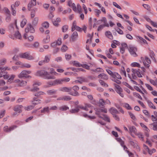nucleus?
I'll return each mask as SVG.
<instances>
[{"mask_svg": "<svg viewBox=\"0 0 157 157\" xmlns=\"http://www.w3.org/2000/svg\"><path fill=\"white\" fill-rule=\"evenodd\" d=\"M57 90H56L52 89L50 90H48L47 91V93L48 95H53L55 94L56 93Z\"/></svg>", "mask_w": 157, "mask_h": 157, "instance_id": "nucleus-33", "label": "nucleus"}, {"mask_svg": "<svg viewBox=\"0 0 157 157\" xmlns=\"http://www.w3.org/2000/svg\"><path fill=\"white\" fill-rule=\"evenodd\" d=\"M72 90L71 87H63L59 89V90L64 92L70 93Z\"/></svg>", "mask_w": 157, "mask_h": 157, "instance_id": "nucleus-20", "label": "nucleus"}, {"mask_svg": "<svg viewBox=\"0 0 157 157\" xmlns=\"http://www.w3.org/2000/svg\"><path fill=\"white\" fill-rule=\"evenodd\" d=\"M41 84L40 82H36L33 85V87L31 89V91H37L38 90L39 88L38 87V86Z\"/></svg>", "mask_w": 157, "mask_h": 157, "instance_id": "nucleus-13", "label": "nucleus"}, {"mask_svg": "<svg viewBox=\"0 0 157 157\" xmlns=\"http://www.w3.org/2000/svg\"><path fill=\"white\" fill-rule=\"evenodd\" d=\"M149 55L151 58L154 61H155V54L154 52L152 50H150L149 52Z\"/></svg>", "mask_w": 157, "mask_h": 157, "instance_id": "nucleus-34", "label": "nucleus"}, {"mask_svg": "<svg viewBox=\"0 0 157 157\" xmlns=\"http://www.w3.org/2000/svg\"><path fill=\"white\" fill-rule=\"evenodd\" d=\"M54 81L55 82L54 84H55V85L62 84L61 79H57Z\"/></svg>", "mask_w": 157, "mask_h": 157, "instance_id": "nucleus-46", "label": "nucleus"}, {"mask_svg": "<svg viewBox=\"0 0 157 157\" xmlns=\"http://www.w3.org/2000/svg\"><path fill=\"white\" fill-rule=\"evenodd\" d=\"M31 73V71H23L18 75V77L19 78H31V76L28 75Z\"/></svg>", "mask_w": 157, "mask_h": 157, "instance_id": "nucleus-2", "label": "nucleus"}, {"mask_svg": "<svg viewBox=\"0 0 157 157\" xmlns=\"http://www.w3.org/2000/svg\"><path fill=\"white\" fill-rule=\"evenodd\" d=\"M128 51L130 54L134 57H136L137 56V55L136 53V52L137 51V48L136 47L130 46H129Z\"/></svg>", "mask_w": 157, "mask_h": 157, "instance_id": "nucleus-7", "label": "nucleus"}, {"mask_svg": "<svg viewBox=\"0 0 157 157\" xmlns=\"http://www.w3.org/2000/svg\"><path fill=\"white\" fill-rule=\"evenodd\" d=\"M74 92H71L69 93V94L74 96H78L79 95L78 91L79 90V87L77 86H75L71 88Z\"/></svg>", "mask_w": 157, "mask_h": 157, "instance_id": "nucleus-6", "label": "nucleus"}, {"mask_svg": "<svg viewBox=\"0 0 157 157\" xmlns=\"http://www.w3.org/2000/svg\"><path fill=\"white\" fill-rule=\"evenodd\" d=\"M68 49V47L65 45H63L62 46L61 50L63 52H65Z\"/></svg>", "mask_w": 157, "mask_h": 157, "instance_id": "nucleus-61", "label": "nucleus"}, {"mask_svg": "<svg viewBox=\"0 0 157 157\" xmlns=\"http://www.w3.org/2000/svg\"><path fill=\"white\" fill-rule=\"evenodd\" d=\"M17 127V126L16 125H13L10 127L9 128H8V126H5L3 128V130L4 132H9L13 130Z\"/></svg>", "mask_w": 157, "mask_h": 157, "instance_id": "nucleus-10", "label": "nucleus"}, {"mask_svg": "<svg viewBox=\"0 0 157 157\" xmlns=\"http://www.w3.org/2000/svg\"><path fill=\"white\" fill-rule=\"evenodd\" d=\"M67 5L70 7L72 8L73 10L75 12L76 11V8L75 4L72 2V1L69 0L67 2Z\"/></svg>", "mask_w": 157, "mask_h": 157, "instance_id": "nucleus-15", "label": "nucleus"}, {"mask_svg": "<svg viewBox=\"0 0 157 157\" xmlns=\"http://www.w3.org/2000/svg\"><path fill=\"white\" fill-rule=\"evenodd\" d=\"M71 12V10L70 8H68L67 10H65L64 11H63L62 13L63 14H65L66 13H70Z\"/></svg>", "mask_w": 157, "mask_h": 157, "instance_id": "nucleus-49", "label": "nucleus"}, {"mask_svg": "<svg viewBox=\"0 0 157 157\" xmlns=\"http://www.w3.org/2000/svg\"><path fill=\"white\" fill-rule=\"evenodd\" d=\"M14 83H16L18 86H23L26 85L27 82L23 80L16 79L14 81Z\"/></svg>", "mask_w": 157, "mask_h": 157, "instance_id": "nucleus-9", "label": "nucleus"}, {"mask_svg": "<svg viewBox=\"0 0 157 157\" xmlns=\"http://www.w3.org/2000/svg\"><path fill=\"white\" fill-rule=\"evenodd\" d=\"M49 108L48 107H45L44 108L42 109L41 110V113H45L46 112H47V113H49Z\"/></svg>", "mask_w": 157, "mask_h": 157, "instance_id": "nucleus-30", "label": "nucleus"}, {"mask_svg": "<svg viewBox=\"0 0 157 157\" xmlns=\"http://www.w3.org/2000/svg\"><path fill=\"white\" fill-rule=\"evenodd\" d=\"M23 107L21 105H17L15 106L13 108V110L16 112H18V113H21L22 112L21 109Z\"/></svg>", "mask_w": 157, "mask_h": 157, "instance_id": "nucleus-21", "label": "nucleus"}, {"mask_svg": "<svg viewBox=\"0 0 157 157\" xmlns=\"http://www.w3.org/2000/svg\"><path fill=\"white\" fill-rule=\"evenodd\" d=\"M69 108L66 105H63L59 107V109L61 111H65L69 109Z\"/></svg>", "mask_w": 157, "mask_h": 157, "instance_id": "nucleus-26", "label": "nucleus"}, {"mask_svg": "<svg viewBox=\"0 0 157 157\" xmlns=\"http://www.w3.org/2000/svg\"><path fill=\"white\" fill-rule=\"evenodd\" d=\"M149 125L152 129L154 131H157V123H153Z\"/></svg>", "mask_w": 157, "mask_h": 157, "instance_id": "nucleus-25", "label": "nucleus"}, {"mask_svg": "<svg viewBox=\"0 0 157 157\" xmlns=\"http://www.w3.org/2000/svg\"><path fill=\"white\" fill-rule=\"evenodd\" d=\"M35 15V10L34 9L32 10L31 13V17H34Z\"/></svg>", "mask_w": 157, "mask_h": 157, "instance_id": "nucleus-64", "label": "nucleus"}, {"mask_svg": "<svg viewBox=\"0 0 157 157\" xmlns=\"http://www.w3.org/2000/svg\"><path fill=\"white\" fill-rule=\"evenodd\" d=\"M42 26L44 28L47 29L49 27V23L47 22H45L42 24Z\"/></svg>", "mask_w": 157, "mask_h": 157, "instance_id": "nucleus-50", "label": "nucleus"}, {"mask_svg": "<svg viewBox=\"0 0 157 157\" xmlns=\"http://www.w3.org/2000/svg\"><path fill=\"white\" fill-rule=\"evenodd\" d=\"M105 104V101L103 99H101L99 102V105L101 107H103L104 106Z\"/></svg>", "mask_w": 157, "mask_h": 157, "instance_id": "nucleus-35", "label": "nucleus"}, {"mask_svg": "<svg viewBox=\"0 0 157 157\" xmlns=\"http://www.w3.org/2000/svg\"><path fill=\"white\" fill-rule=\"evenodd\" d=\"M103 116L104 117L103 119L105 121L109 122H110L109 118L107 115L104 114L103 115Z\"/></svg>", "mask_w": 157, "mask_h": 157, "instance_id": "nucleus-53", "label": "nucleus"}, {"mask_svg": "<svg viewBox=\"0 0 157 157\" xmlns=\"http://www.w3.org/2000/svg\"><path fill=\"white\" fill-rule=\"evenodd\" d=\"M78 79H79L83 82H88V79L84 77H78Z\"/></svg>", "mask_w": 157, "mask_h": 157, "instance_id": "nucleus-44", "label": "nucleus"}, {"mask_svg": "<svg viewBox=\"0 0 157 157\" xmlns=\"http://www.w3.org/2000/svg\"><path fill=\"white\" fill-rule=\"evenodd\" d=\"M99 82L100 84L103 86H104L105 87H108V85L106 83L103 81L99 80Z\"/></svg>", "mask_w": 157, "mask_h": 157, "instance_id": "nucleus-47", "label": "nucleus"}, {"mask_svg": "<svg viewBox=\"0 0 157 157\" xmlns=\"http://www.w3.org/2000/svg\"><path fill=\"white\" fill-rule=\"evenodd\" d=\"M61 79L62 84L64 82H68L70 80V79L69 78H64Z\"/></svg>", "mask_w": 157, "mask_h": 157, "instance_id": "nucleus-59", "label": "nucleus"}, {"mask_svg": "<svg viewBox=\"0 0 157 157\" xmlns=\"http://www.w3.org/2000/svg\"><path fill=\"white\" fill-rule=\"evenodd\" d=\"M147 102L149 107L154 109H156V107L150 101L148 100L147 101Z\"/></svg>", "mask_w": 157, "mask_h": 157, "instance_id": "nucleus-39", "label": "nucleus"}, {"mask_svg": "<svg viewBox=\"0 0 157 157\" xmlns=\"http://www.w3.org/2000/svg\"><path fill=\"white\" fill-rule=\"evenodd\" d=\"M15 77V75H12L10 76V78L8 79V82H11L14 79V78Z\"/></svg>", "mask_w": 157, "mask_h": 157, "instance_id": "nucleus-62", "label": "nucleus"}, {"mask_svg": "<svg viewBox=\"0 0 157 157\" xmlns=\"http://www.w3.org/2000/svg\"><path fill=\"white\" fill-rule=\"evenodd\" d=\"M98 78H102L105 80H107L108 78V76L104 73L100 74L98 76Z\"/></svg>", "mask_w": 157, "mask_h": 157, "instance_id": "nucleus-23", "label": "nucleus"}, {"mask_svg": "<svg viewBox=\"0 0 157 157\" xmlns=\"http://www.w3.org/2000/svg\"><path fill=\"white\" fill-rule=\"evenodd\" d=\"M27 22V21L26 19H23L22 21L21 22V26L22 28H23L25 25L26 24Z\"/></svg>", "mask_w": 157, "mask_h": 157, "instance_id": "nucleus-45", "label": "nucleus"}, {"mask_svg": "<svg viewBox=\"0 0 157 157\" xmlns=\"http://www.w3.org/2000/svg\"><path fill=\"white\" fill-rule=\"evenodd\" d=\"M123 106L128 110H132V108L130 105L127 103H123Z\"/></svg>", "mask_w": 157, "mask_h": 157, "instance_id": "nucleus-38", "label": "nucleus"}, {"mask_svg": "<svg viewBox=\"0 0 157 157\" xmlns=\"http://www.w3.org/2000/svg\"><path fill=\"white\" fill-rule=\"evenodd\" d=\"M128 48L127 44L125 43L121 44V47L120 48V52L122 54L124 53L125 50Z\"/></svg>", "mask_w": 157, "mask_h": 157, "instance_id": "nucleus-16", "label": "nucleus"}, {"mask_svg": "<svg viewBox=\"0 0 157 157\" xmlns=\"http://www.w3.org/2000/svg\"><path fill=\"white\" fill-rule=\"evenodd\" d=\"M116 92L119 94L123 98L124 97L123 94L122 93V90L121 88H120V89H117L116 90Z\"/></svg>", "mask_w": 157, "mask_h": 157, "instance_id": "nucleus-36", "label": "nucleus"}, {"mask_svg": "<svg viewBox=\"0 0 157 157\" xmlns=\"http://www.w3.org/2000/svg\"><path fill=\"white\" fill-rule=\"evenodd\" d=\"M34 106L33 105H30L27 107H24V108L25 110L27 111L30 110L32 109L34 107Z\"/></svg>", "mask_w": 157, "mask_h": 157, "instance_id": "nucleus-48", "label": "nucleus"}, {"mask_svg": "<svg viewBox=\"0 0 157 157\" xmlns=\"http://www.w3.org/2000/svg\"><path fill=\"white\" fill-rule=\"evenodd\" d=\"M149 81L150 82L152 85L156 86L157 85V79L155 81H154L153 79H150Z\"/></svg>", "mask_w": 157, "mask_h": 157, "instance_id": "nucleus-57", "label": "nucleus"}, {"mask_svg": "<svg viewBox=\"0 0 157 157\" xmlns=\"http://www.w3.org/2000/svg\"><path fill=\"white\" fill-rule=\"evenodd\" d=\"M50 56L48 55H46L45 56V57L44 61L46 63H48L50 60Z\"/></svg>", "mask_w": 157, "mask_h": 157, "instance_id": "nucleus-41", "label": "nucleus"}, {"mask_svg": "<svg viewBox=\"0 0 157 157\" xmlns=\"http://www.w3.org/2000/svg\"><path fill=\"white\" fill-rule=\"evenodd\" d=\"M63 100L64 101H69L71 100V98L70 96H66L63 97Z\"/></svg>", "mask_w": 157, "mask_h": 157, "instance_id": "nucleus-63", "label": "nucleus"}, {"mask_svg": "<svg viewBox=\"0 0 157 157\" xmlns=\"http://www.w3.org/2000/svg\"><path fill=\"white\" fill-rule=\"evenodd\" d=\"M96 114L99 115V113L100 112H103L105 113H106L107 112V109L104 108L102 109L99 108L97 109L96 110Z\"/></svg>", "mask_w": 157, "mask_h": 157, "instance_id": "nucleus-19", "label": "nucleus"}, {"mask_svg": "<svg viewBox=\"0 0 157 157\" xmlns=\"http://www.w3.org/2000/svg\"><path fill=\"white\" fill-rule=\"evenodd\" d=\"M137 38L138 40L140 41V42L141 43H144V44H147V41L142 37L138 36H137Z\"/></svg>", "mask_w": 157, "mask_h": 157, "instance_id": "nucleus-37", "label": "nucleus"}, {"mask_svg": "<svg viewBox=\"0 0 157 157\" xmlns=\"http://www.w3.org/2000/svg\"><path fill=\"white\" fill-rule=\"evenodd\" d=\"M31 67V65L27 63H23L22 65V68H29Z\"/></svg>", "mask_w": 157, "mask_h": 157, "instance_id": "nucleus-56", "label": "nucleus"}, {"mask_svg": "<svg viewBox=\"0 0 157 157\" xmlns=\"http://www.w3.org/2000/svg\"><path fill=\"white\" fill-rule=\"evenodd\" d=\"M78 37V35L77 33L76 32H74L71 36V40L73 41H74L77 40Z\"/></svg>", "mask_w": 157, "mask_h": 157, "instance_id": "nucleus-18", "label": "nucleus"}, {"mask_svg": "<svg viewBox=\"0 0 157 157\" xmlns=\"http://www.w3.org/2000/svg\"><path fill=\"white\" fill-rule=\"evenodd\" d=\"M141 59L142 60V61L143 63L144 66L146 67H147V68H148L150 66L149 64H150L151 63V61L150 60L149 58L147 56H145V57L144 59L145 61L147 62V63H146L145 60H144V58L142 57H141Z\"/></svg>", "mask_w": 157, "mask_h": 157, "instance_id": "nucleus-8", "label": "nucleus"}, {"mask_svg": "<svg viewBox=\"0 0 157 157\" xmlns=\"http://www.w3.org/2000/svg\"><path fill=\"white\" fill-rule=\"evenodd\" d=\"M128 113L132 119L134 121H136V120L135 116L132 113L129 112H128Z\"/></svg>", "mask_w": 157, "mask_h": 157, "instance_id": "nucleus-52", "label": "nucleus"}, {"mask_svg": "<svg viewBox=\"0 0 157 157\" xmlns=\"http://www.w3.org/2000/svg\"><path fill=\"white\" fill-rule=\"evenodd\" d=\"M68 26L67 25H64L62 28V30L63 32H66L68 30Z\"/></svg>", "mask_w": 157, "mask_h": 157, "instance_id": "nucleus-54", "label": "nucleus"}, {"mask_svg": "<svg viewBox=\"0 0 157 157\" xmlns=\"http://www.w3.org/2000/svg\"><path fill=\"white\" fill-rule=\"evenodd\" d=\"M38 18L37 17H35L34 18L32 21L33 24L34 25H36L38 22Z\"/></svg>", "mask_w": 157, "mask_h": 157, "instance_id": "nucleus-55", "label": "nucleus"}, {"mask_svg": "<svg viewBox=\"0 0 157 157\" xmlns=\"http://www.w3.org/2000/svg\"><path fill=\"white\" fill-rule=\"evenodd\" d=\"M12 13L13 15L15 16L16 13V8L14 5L11 6Z\"/></svg>", "mask_w": 157, "mask_h": 157, "instance_id": "nucleus-27", "label": "nucleus"}, {"mask_svg": "<svg viewBox=\"0 0 157 157\" xmlns=\"http://www.w3.org/2000/svg\"><path fill=\"white\" fill-rule=\"evenodd\" d=\"M36 75L43 77L47 79H54L55 77L52 76H51L49 74L44 70H40L37 71Z\"/></svg>", "mask_w": 157, "mask_h": 157, "instance_id": "nucleus-1", "label": "nucleus"}, {"mask_svg": "<svg viewBox=\"0 0 157 157\" xmlns=\"http://www.w3.org/2000/svg\"><path fill=\"white\" fill-rule=\"evenodd\" d=\"M129 142L130 145L132 146L134 148H135L138 151L140 150V147L136 141H133L132 140L130 139Z\"/></svg>", "mask_w": 157, "mask_h": 157, "instance_id": "nucleus-11", "label": "nucleus"}, {"mask_svg": "<svg viewBox=\"0 0 157 157\" xmlns=\"http://www.w3.org/2000/svg\"><path fill=\"white\" fill-rule=\"evenodd\" d=\"M132 73L131 77L134 79H136L137 78V76L139 77H142L141 75L138 70L132 69Z\"/></svg>", "mask_w": 157, "mask_h": 157, "instance_id": "nucleus-5", "label": "nucleus"}, {"mask_svg": "<svg viewBox=\"0 0 157 157\" xmlns=\"http://www.w3.org/2000/svg\"><path fill=\"white\" fill-rule=\"evenodd\" d=\"M72 63L74 66L76 67H80L82 66V64H80L77 61H73L72 62Z\"/></svg>", "mask_w": 157, "mask_h": 157, "instance_id": "nucleus-43", "label": "nucleus"}, {"mask_svg": "<svg viewBox=\"0 0 157 157\" xmlns=\"http://www.w3.org/2000/svg\"><path fill=\"white\" fill-rule=\"evenodd\" d=\"M41 103V100H37V99L34 98H33V100L32 101V104L35 105L40 104Z\"/></svg>", "mask_w": 157, "mask_h": 157, "instance_id": "nucleus-28", "label": "nucleus"}, {"mask_svg": "<svg viewBox=\"0 0 157 157\" xmlns=\"http://www.w3.org/2000/svg\"><path fill=\"white\" fill-rule=\"evenodd\" d=\"M76 11H78L79 13H82V10L81 6L78 4L77 5Z\"/></svg>", "mask_w": 157, "mask_h": 157, "instance_id": "nucleus-42", "label": "nucleus"}, {"mask_svg": "<svg viewBox=\"0 0 157 157\" xmlns=\"http://www.w3.org/2000/svg\"><path fill=\"white\" fill-rule=\"evenodd\" d=\"M25 32L26 33L24 34V37L26 39L27 35V33L30 32L32 33H33L35 32V31L33 26L31 24H28L27 25L26 28H25Z\"/></svg>", "mask_w": 157, "mask_h": 157, "instance_id": "nucleus-3", "label": "nucleus"}, {"mask_svg": "<svg viewBox=\"0 0 157 157\" xmlns=\"http://www.w3.org/2000/svg\"><path fill=\"white\" fill-rule=\"evenodd\" d=\"M105 35L106 37L111 40L113 38L112 34L110 31H108L105 32Z\"/></svg>", "mask_w": 157, "mask_h": 157, "instance_id": "nucleus-24", "label": "nucleus"}, {"mask_svg": "<svg viewBox=\"0 0 157 157\" xmlns=\"http://www.w3.org/2000/svg\"><path fill=\"white\" fill-rule=\"evenodd\" d=\"M45 93L42 91H40L37 93H36L34 94V95L37 97H40V96L45 94Z\"/></svg>", "mask_w": 157, "mask_h": 157, "instance_id": "nucleus-51", "label": "nucleus"}, {"mask_svg": "<svg viewBox=\"0 0 157 157\" xmlns=\"http://www.w3.org/2000/svg\"><path fill=\"white\" fill-rule=\"evenodd\" d=\"M79 111L78 106L77 105L75 108L74 109H72L70 110V112L71 113H76L78 112Z\"/></svg>", "mask_w": 157, "mask_h": 157, "instance_id": "nucleus-29", "label": "nucleus"}, {"mask_svg": "<svg viewBox=\"0 0 157 157\" xmlns=\"http://www.w3.org/2000/svg\"><path fill=\"white\" fill-rule=\"evenodd\" d=\"M109 111L113 115L119 113V112L117 110L113 107H111L109 109Z\"/></svg>", "mask_w": 157, "mask_h": 157, "instance_id": "nucleus-22", "label": "nucleus"}, {"mask_svg": "<svg viewBox=\"0 0 157 157\" xmlns=\"http://www.w3.org/2000/svg\"><path fill=\"white\" fill-rule=\"evenodd\" d=\"M17 20H15V26H16L17 29V32H15L14 34V37H15V39L17 38L19 39H21V36L20 33L18 31V29L17 25Z\"/></svg>", "mask_w": 157, "mask_h": 157, "instance_id": "nucleus-12", "label": "nucleus"}, {"mask_svg": "<svg viewBox=\"0 0 157 157\" xmlns=\"http://www.w3.org/2000/svg\"><path fill=\"white\" fill-rule=\"evenodd\" d=\"M50 41V36L48 35L46 36L45 38L43 39V42L44 43L46 44L49 43Z\"/></svg>", "mask_w": 157, "mask_h": 157, "instance_id": "nucleus-31", "label": "nucleus"}, {"mask_svg": "<svg viewBox=\"0 0 157 157\" xmlns=\"http://www.w3.org/2000/svg\"><path fill=\"white\" fill-rule=\"evenodd\" d=\"M10 68L8 69V67H7L1 68V69L0 70L1 71L0 72V78L3 77L5 74H7V72L5 71L6 70H10Z\"/></svg>", "mask_w": 157, "mask_h": 157, "instance_id": "nucleus-14", "label": "nucleus"}, {"mask_svg": "<svg viewBox=\"0 0 157 157\" xmlns=\"http://www.w3.org/2000/svg\"><path fill=\"white\" fill-rule=\"evenodd\" d=\"M79 109H82L86 111H88L89 108H90L91 107V105L90 104H85V106H83L81 105H78Z\"/></svg>", "mask_w": 157, "mask_h": 157, "instance_id": "nucleus-17", "label": "nucleus"}, {"mask_svg": "<svg viewBox=\"0 0 157 157\" xmlns=\"http://www.w3.org/2000/svg\"><path fill=\"white\" fill-rule=\"evenodd\" d=\"M6 111L5 110H3L1 111L0 113V119L2 118L4 116Z\"/></svg>", "mask_w": 157, "mask_h": 157, "instance_id": "nucleus-60", "label": "nucleus"}, {"mask_svg": "<svg viewBox=\"0 0 157 157\" xmlns=\"http://www.w3.org/2000/svg\"><path fill=\"white\" fill-rule=\"evenodd\" d=\"M128 128L130 132L135 133L136 132V128L134 126H129Z\"/></svg>", "mask_w": 157, "mask_h": 157, "instance_id": "nucleus-32", "label": "nucleus"}, {"mask_svg": "<svg viewBox=\"0 0 157 157\" xmlns=\"http://www.w3.org/2000/svg\"><path fill=\"white\" fill-rule=\"evenodd\" d=\"M131 66L132 67H140V64L136 62H133L131 64Z\"/></svg>", "mask_w": 157, "mask_h": 157, "instance_id": "nucleus-58", "label": "nucleus"}, {"mask_svg": "<svg viewBox=\"0 0 157 157\" xmlns=\"http://www.w3.org/2000/svg\"><path fill=\"white\" fill-rule=\"evenodd\" d=\"M112 77L114 78H116L119 79H121L122 78L121 76L118 73L116 72H114V74Z\"/></svg>", "mask_w": 157, "mask_h": 157, "instance_id": "nucleus-40", "label": "nucleus"}, {"mask_svg": "<svg viewBox=\"0 0 157 157\" xmlns=\"http://www.w3.org/2000/svg\"><path fill=\"white\" fill-rule=\"evenodd\" d=\"M19 56L21 58L26 59L29 60H33L34 59L33 57L30 56L28 52L20 53L19 54Z\"/></svg>", "mask_w": 157, "mask_h": 157, "instance_id": "nucleus-4", "label": "nucleus"}]
</instances>
